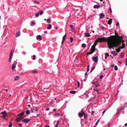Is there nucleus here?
Wrapping results in <instances>:
<instances>
[{"label":"nucleus","instance_id":"obj_1","mask_svg":"<svg viewBox=\"0 0 127 127\" xmlns=\"http://www.w3.org/2000/svg\"><path fill=\"white\" fill-rule=\"evenodd\" d=\"M125 41L121 38H119L117 40H109L107 42L108 48L110 49H114V47L118 48L119 49H124L125 48V44L122 43V46H121L122 42H124Z\"/></svg>","mask_w":127,"mask_h":127},{"label":"nucleus","instance_id":"obj_2","mask_svg":"<svg viewBox=\"0 0 127 127\" xmlns=\"http://www.w3.org/2000/svg\"><path fill=\"white\" fill-rule=\"evenodd\" d=\"M14 51V49H13L10 52L9 55V62H10L12 59V57L13 55V53Z\"/></svg>","mask_w":127,"mask_h":127},{"label":"nucleus","instance_id":"obj_3","mask_svg":"<svg viewBox=\"0 0 127 127\" xmlns=\"http://www.w3.org/2000/svg\"><path fill=\"white\" fill-rule=\"evenodd\" d=\"M30 119L29 118H26L23 119L22 121L23 122L27 123H28L30 121Z\"/></svg>","mask_w":127,"mask_h":127},{"label":"nucleus","instance_id":"obj_4","mask_svg":"<svg viewBox=\"0 0 127 127\" xmlns=\"http://www.w3.org/2000/svg\"><path fill=\"white\" fill-rule=\"evenodd\" d=\"M22 119L20 118V117H18L16 119V122H20L21 121Z\"/></svg>","mask_w":127,"mask_h":127},{"label":"nucleus","instance_id":"obj_5","mask_svg":"<svg viewBox=\"0 0 127 127\" xmlns=\"http://www.w3.org/2000/svg\"><path fill=\"white\" fill-rule=\"evenodd\" d=\"M91 51L93 53L95 51H96V49L95 48V47L94 46L93 47H92L91 48Z\"/></svg>","mask_w":127,"mask_h":127},{"label":"nucleus","instance_id":"obj_6","mask_svg":"<svg viewBox=\"0 0 127 127\" xmlns=\"http://www.w3.org/2000/svg\"><path fill=\"white\" fill-rule=\"evenodd\" d=\"M17 116L19 117H20V118H21L22 119H23V118L25 116V115H23V114L20 113L18 114Z\"/></svg>","mask_w":127,"mask_h":127},{"label":"nucleus","instance_id":"obj_7","mask_svg":"<svg viewBox=\"0 0 127 127\" xmlns=\"http://www.w3.org/2000/svg\"><path fill=\"white\" fill-rule=\"evenodd\" d=\"M100 7V5H95L94 6L93 8L94 9H99Z\"/></svg>","mask_w":127,"mask_h":127},{"label":"nucleus","instance_id":"obj_8","mask_svg":"<svg viewBox=\"0 0 127 127\" xmlns=\"http://www.w3.org/2000/svg\"><path fill=\"white\" fill-rule=\"evenodd\" d=\"M83 115L86 116V115L82 111V113H79V116L80 117H81Z\"/></svg>","mask_w":127,"mask_h":127},{"label":"nucleus","instance_id":"obj_9","mask_svg":"<svg viewBox=\"0 0 127 127\" xmlns=\"http://www.w3.org/2000/svg\"><path fill=\"white\" fill-rule=\"evenodd\" d=\"M97 57H93V58L92 59L93 61L96 62L97 61Z\"/></svg>","mask_w":127,"mask_h":127},{"label":"nucleus","instance_id":"obj_10","mask_svg":"<svg viewBox=\"0 0 127 127\" xmlns=\"http://www.w3.org/2000/svg\"><path fill=\"white\" fill-rule=\"evenodd\" d=\"M65 37H66V35H65V34L63 36V37L62 40V45L63 44V43H64V41Z\"/></svg>","mask_w":127,"mask_h":127},{"label":"nucleus","instance_id":"obj_11","mask_svg":"<svg viewBox=\"0 0 127 127\" xmlns=\"http://www.w3.org/2000/svg\"><path fill=\"white\" fill-rule=\"evenodd\" d=\"M92 83L95 85V87H100V85H99L98 84H96V83L95 82H93Z\"/></svg>","mask_w":127,"mask_h":127},{"label":"nucleus","instance_id":"obj_12","mask_svg":"<svg viewBox=\"0 0 127 127\" xmlns=\"http://www.w3.org/2000/svg\"><path fill=\"white\" fill-rule=\"evenodd\" d=\"M36 38L37 39H39L40 40H41L42 39V38L41 35H37L36 37Z\"/></svg>","mask_w":127,"mask_h":127},{"label":"nucleus","instance_id":"obj_13","mask_svg":"<svg viewBox=\"0 0 127 127\" xmlns=\"http://www.w3.org/2000/svg\"><path fill=\"white\" fill-rule=\"evenodd\" d=\"M20 35V32H18L16 33V37H18Z\"/></svg>","mask_w":127,"mask_h":127},{"label":"nucleus","instance_id":"obj_14","mask_svg":"<svg viewBox=\"0 0 127 127\" xmlns=\"http://www.w3.org/2000/svg\"><path fill=\"white\" fill-rule=\"evenodd\" d=\"M111 54H112L114 56H116L117 54V53H116L114 51H113L112 52H111Z\"/></svg>","mask_w":127,"mask_h":127},{"label":"nucleus","instance_id":"obj_15","mask_svg":"<svg viewBox=\"0 0 127 127\" xmlns=\"http://www.w3.org/2000/svg\"><path fill=\"white\" fill-rule=\"evenodd\" d=\"M69 27H70V28L73 31L75 30V28L73 26L71 25H69Z\"/></svg>","mask_w":127,"mask_h":127},{"label":"nucleus","instance_id":"obj_16","mask_svg":"<svg viewBox=\"0 0 127 127\" xmlns=\"http://www.w3.org/2000/svg\"><path fill=\"white\" fill-rule=\"evenodd\" d=\"M16 66V64H12V70H13L15 67Z\"/></svg>","mask_w":127,"mask_h":127},{"label":"nucleus","instance_id":"obj_17","mask_svg":"<svg viewBox=\"0 0 127 127\" xmlns=\"http://www.w3.org/2000/svg\"><path fill=\"white\" fill-rule=\"evenodd\" d=\"M7 115H3L2 116L3 118L6 120H7L8 119V117H6Z\"/></svg>","mask_w":127,"mask_h":127},{"label":"nucleus","instance_id":"obj_18","mask_svg":"<svg viewBox=\"0 0 127 127\" xmlns=\"http://www.w3.org/2000/svg\"><path fill=\"white\" fill-rule=\"evenodd\" d=\"M112 19H110L108 21V23L109 25H110L112 23Z\"/></svg>","mask_w":127,"mask_h":127},{"label":"nucleus","instance_id":"obj_19","mask_svg":"<svg viewBox=\"0 0 127 127\" xmlns=\"http://www.w3.org/2000/svg\"><path fill=\"white\" fill-rule=\"evenodd\" d=\"M100 18H103L104 17V15L103 13L100 14Z\"/></svg>","mask_w":127,"mask_h":127},{"label":"nucleus","instance_id":"obj_20","mask_svg":"<svg viewBox=\"0 0 127 127\" xmlns=\"http://www.w3.org/2000/svg\"><path fill=\"white\" fill-rule=\"evenodd\" d=\"M85 35L87 37H89L90 36V33H85Z\"/></svg>","mask_w":127,"mask_h":127},{"label":"nucleus","instance_id":"obj_21","mask_svg":"<svg viewBox=\"0 0 127 127\" xmlns=\"http://www.w3.org/2000/svg\"><path fill=\"white\" fill-rule=\"evenodd\" d=\"M125 108L123 106L122 107H121V108H120L119 109H118V111L120 112L121 110L124 109Z\"/></svg>","mask_w":127,"mask_h":127},{"label":"nucleus","instance_id":"obj_22","mask_svg":"<svg viewBox=\"0 0 127 127\" xmlns=\"http://www.w3.org/2000/svg\"><path fill=\"white\" fill-rule=\"evenodd\" d=\"M52 27V25L51 24H49L47 28V29L48 30H50L51 29Z\"/></svg>","mask_w":127,"mask_h":127},{"label":"nucleus","instance_id":"obj_23","mask_svg":"<svg viewBox=\"0 0 127 127\" xmlns=\"http://www.w3.org/2000/svg\"><path fill=\"white\" fill-rule=\"evenodd\" d=\"M32 109H33V110L34 111H37L38 110V109L36 107H33Z\"/></svg>","mask_w":127,"mask_h":127},{"label":"nucleus","instance_id":"obj_24","mask_svg":"<svg viewBox=\"0 0 127 127\" xmlns=\"http://www.w3.org/2000/svg\"><path fill=\"white\" fill-rule=\"evenodd\" d=\"M71 94H74L76 93V91H71L69 92Z\"/></svg>","mask_w":127,"mask_h":127},{"label":"nucleus","instance_id":"obj_25","mask_svg":"<svg viewBox=\"0 0 127 127\" xmlns=\"http://www.w3.org/2000/svg\"><path fill=\"white\" fill-rule=\"evenodd\" d=\"M19 77L17 76H16L14 77V79L15 80H17L19 79Z\"/></svg>","mask_w":127,"mask_h":127},{"label":"nucleus","instance_id":"obj_26","mask_svg":"<svg viewBox=\"0 0 127 127\" xmlns=\"http://www.w3.org/2000/svg\"><path fill=\"white\" fill-rule=\"evenodd\" d=\"M1 113L3 115H7L6 114V111H4L1 112Z\"/></svg>","mask_w":127,"mask_h":127},{"label":"nucleus","instance_id":"obj_27","mask_svg":"<svg viewBox=\"0 0 127 127\" xmlns=\"http://www.w3.org/2000/svg\"><path fill=\"white\" fill-rule=\"evenodd\" d=\"M86 45L84 43H83L82 45V47L85 48L86 46Z\"/></svg>","mask_w":127,"mask_h":127},{"label":"nucleus","instance_id":"obj_28","mask_svg":"<svg viewBox=\"0 0 127 127\" xmlns=\"http://www.w3.org/2000/svg\"><path fill=\"white\" fill-rule=\"evenodd\" d=\"M30 112L29 110H28L26 112V113L27 115H29L30 113Z\"/></svg>","mask_w":127,"mask_h":127},{"label":"nucleus","instance_id":"obj_29","mask_svg":"<svg viewBox=\"0 0 127 127\" xmlns=\"http://www.w3.org/2000/svg\"><path fill=\"white\" fill-rule=\"evenodd\" d=\"M39 13L40 15H41L43 13V12L42 10H40L39 11Z\"/></svg>","mask_w":127,"mask_h":127},{"label":"nucleus","instance_id":"obj_30","mask_svg":"<svg viewBox=\"0 0 127 127\" xmlns=\"http://www.w3.org/2000/svg\"><path fill=\"white\" fill-rule=\"evenodd\" d=\"M33 2L34 3L38 4L39 3V2L38 1H37L33 0Z\"/></svg>","mask_w":127,"mask_h":127},{"label":"nucleus","instance_id":"obj_31","mask_svg":"<svg viewBox=\"0 0 127 127\" xmlns=\"http://www.w3.org/2000/svg\"><path fill=\"white\" fill-rule=\"evenodd\" d=\"M116 52H119L121 51V50L119 49L118 48L117 49H116Z\"/></svg>","mask_w":127,"mask_h":127},{"label":"nucleus","instance_id":"obj_32","mask_svg":"<svg viewBox=\"0 0 127 127\" xmlns=\"http://www.w3.org/2000/svg\"><path fill=\"white\" fill-rule=\"evenodd\" d=\"M123 106L125 108L127 107V102L124 104Z\"/></svg>","mask_w":127,"mask_h":127},{"label":"nucleus","instance_id":"obj_33","mask_svg":"<svg viewBox=\"0 0 127 127\" xmlns=\"http://www.w3.org/2000/svg\"><path fill=\"white\" fill-rule=\"evenodd\" d=\"M124 55V53L123 52H121V58H123V57Z\"/></svg>","mask_w":127,"mask_h":127},{"label":"nucleus","instance_id":"obj_34","mask_svg":"<svg viewBox=\"0 0 127 127\" xmlns=\"http://www.w3.org/2000/svg\"><path fill=\"white\" fill-rule=\"evenodd\" d=\"M114 69L115 70H118V67H117V66L116 65H115V67H114Z\"/></svg>","mask_w":127,"mask_h":127},{"label":"nucleus","instance_id":"obj_35","mask_svg":"<svg viewBox=\"0 0 127 127\" xmlns=\"http://www.w3.org/2000/svg\"><path fill=\"white\" fill-rule=\"evenodd\" d=\"M104 54L106 57H108L109 56V54L108 53H105Z\"/></svg>","mask_w":127,"mask_h":127},{"label":"nucleus","instance_id":"obj_36","mask_svg":"<svg viewBox=\"0 0 127 127\" xmlns=\"http://www.w3.org/2000/svg\"><path fill=\"white\" fill-rule=\"evenodd\" d=\"M95 66L93 67L92 69H91V70L90 71L91 72H92L93 70L95 69Z\"/></svg>","mask_w":127,"mask_h":127},{"label":"nucleus","instance_id":"obj_37","mask_svg":"<svg viewBox=\"0 0 127 127\" xmlns=\"http://www.w3.org/2000/svg\"><path fill=\"white\" fill-rule=\"evenodd\" d=\"M70 42H72L73 41V39L72 37H71L70 38Z\"/></svg>","mask_w":127,"mask_h":127},{"label":"nucleus","instance_id":"obj_38","mask_svg":"<svg viewBox=\"0 0 127 127\" xmlns=\"http://www.w3.org/2000/svg\"><path fill=\"white\" fill-rule=\"evenodd\" d=\"M47 21L48 23H50L51 21V20L49 19H47Z\"/></svg>","mask_w":127,"mask_h":127},{"label":"nucleus","instance_id":"obj_39","mask_svg":"<svg viewBox=\"0 0 127 127\" xmlns=\"http://www.w3.org/2000/svg\"><path fill=\"white\" fill-rule=\"evenodd\" d=\"M35 24L34 22H32L31 25L32 26H33Z\"/></svg>","mask_w":127,"mask_h":127},{"label":"nucleus","instance_id":"obj_40","mask_svg":"<svg viewBox=\"0 0 127 127\" xmlns=\"http://www.w3.org/2000/svg\"><path fill=\"white\" fill-rule=\"evenodd\" d=\"M77 84H78V86L77 87L78 88H79L80 86V83H79V82L78 81H77Z\"/></svg>","mask_w":127,"mask_h":127},{"label":"nucleus","instance_id":"obj_41","mask_svg":"<svg viewBox=\"0 0 127 127\" xmlns=\"http://www.w3.org/2000/svg\"><path fill=\"white\" fill-rule=\"evenodd\" d=\"M12 126V123L11 122H10V125L9 126V127H11Z\"/></svg>","mask_w":127,"mask_h":127},{"label":"nucleus","instance_id":"obj_42","mask_svg":"<svg viewBox=\"0 0 127 127\" xmlns=\"http://www.w3.org/2000/svg\"><path fill=\"white\" fill-rule=\"evenodd\" d=\"M94 90L96 91L97 93H98L99 92L96 89H94Z\"/></svg>","mask_w":127,"mask_h":127},{"label":"nucleus","instance_id":"obj_43","mask_svg":"<svg viewBox=\"0 0 127 127\" xmlns=\"http://www.w3.org/2000/svg\"><path fill=\"white\" fill-rule=\"evenodd\" d=\"M99 122V120H98L97 121V122L95 123V125H97Z\"/></svg>","mask_w":127,"mask_h":127},{"label":"nucleus","instance_id":"obj_44","mask_svg":"<svg viewBox=\"0 0 127 127\" xmlns=\"http://www.w3.org/2000/svg\"><path fill=\"white\" fill-rule=\"evenodd\" d=\"M92 98H91L88 100V101L89 102H90L92 101Z\"/></svg>","mask_w":127,"mask_h":127},{"label":"nucleus","instance_id":"obj_45","mask_svg":"<svg viewBox=\"0 0 127 127\" xmlns=\"http://www.w3.org/2000/svg\"><path fill=\"white\" fill-rule=\"evenodd\" d=\"M39 13H37L35 14V16H36L37 17H38L39 15Z\"/></svg>","mask_w":127,"mask_h":127},{"label":"nucleus","instance_id":"obj_46","mask_svg":"<svg viewBox=\"0 0 127 127\" xmlns=\"http://www.w3.org/2000/svg\"><path fill=\"white\" fill-rule=\"evenodd\" d=\"M103 77V76L102 75H101L100 76V79H101Z\"/></svg>","mask_w":127,"mask_h":127},{"label":"nucleus","instance_id":"obj_47","mask_svg":"<svg viewBox=\"0 0 127 127\" xmlns=\"http://www.w3.org/2000/svg\"><path fill=\"white\" fill-rule=\"evenodd\" d=\"M98 42H101L102 41V40L100 38H99L98 40Z\"/></svg>","mask_w":127,"mask_h":127},{"label":"nucleus","instance_id":"obj_48","mask_svg":"<svg viewBox=\"0 0 127 127\" xmlns=\"http://www.w3.org/2000/svg\"><path fill=\"white\" fill-rule=\"evenodd\" d=\"M35 55H34L33 56V58L32 59L33 60H34L35 59Z\"/></svg>","mask_w":127,"mask_h":127},{"label":"nucleus","instance_id":"obj_49","mask_svg":"<svg viewBox=\"0 0 127 127\" xmlns=\"http://www.w3.org/2000/svg\"><path fill=\"white\" fill-rule=\"evenodd\" d=\"M109 11H110L111 13H112V11L111 10V7H110L109 9Z\"/></svg>","mask_w":127,"mask_h":127},{"label":"nucleus","instance_id":"obj_50","mask_svg":"<svg viewBox=\"0 0 127 127\" xmlns=\"http://www.w3.org/2000/svg\"><path fill=\"white\" fill-rule=\"evenodd\" d=\"M31 112H32V113H33V112L34 111L33 110V109H32V108H31Z\"/></svg>","mask_w":127,"mask_h":127},{"label":"nucleus","instance_id":"obj_51","mask_svg":"<svg viewBox=\"0 0 127 127\" xmlns=\"http://www.w3.org/2000/svg\"><path fill=\"white\" fill-rule=\"evenodd\" d=\"M95 113V111H92L91 112V114L92 115H93L94 114V113Z\"/></svg>","mask_w":127,"mask_h":127},{"label":"nucleus","instance_id":"obj_52","mask_svg":"<svg viewBox=\"0 0 127 127\" xmlns=\"http://www.w3.org/2000/svg\"><path fill=\"white\" fill-rule=\"evenodd\" d=\"M119 25V22H117L116 23V26H118Z\"/></svg>","mask_w":127,"mask_h":127},{"label":"nucleus","instance_id":"obj_53","mask_svg":"<svg viewBox=\"0 0 127 127\" xmlns=\"http://www.w3.org/2000/svg\"><path fill=\"white\" fill-rule=\"evenodd\" d=\"M49 109H50L49 108H47L46 109V110L48 111L49 110Z\"/></svg>","mask_w":127,"mask_h":127},{"label":"nucleus","instance_id":"obj_54","mask_svg":"<svg viewBox=\"0 0 127 127\" xmlns=\"http://www.w3.org/2000/svg\"><path fill=\"white\" fill-rule=\"evenodd\" d=\"M18 126L19 127H22V125L20 124H18Z\"/></svg>","mask_w":127,"mask_h":127},{"label":"nucleus","instance_id":"obj_55","mask_svg":"<svg viewBox=\"0 0 127 127\" xmlns=\"http://www.w3.org/2000/svg\"><path fill=\"white\" fill-rule=\"evenodd\" d=\"M60 115V113H56V114H55V115Z\"/></svg>","mask_w":127,"mask_h":127},{"label":"nucleus","instance_id":"obj_56","mask_svg":"<svg viewBox=\"0 0 127 127\" xmlns=\"http://www.w3.org/2000/svg\"><path fill=\"white\" fill-rule=\"evenodd\" d=\"M58 124H56V125H55V127H58Z\"/></svg>","mask_w":127,"mask_h":127},{"label":"nucleus","instance_id":"obj_57","mask_svg":"<svg viewBox=\"0 0 127 127\" xmlns=\"http://www.w3.org/2000/svg\"><path fill=\"white\" fill-rule=\"evenodd\" d=\"M105 112H106L105 110L104 111L102 112V115H103L104 114Z\"/></svg>","mask_w":127,"mask_h":127},{"label":"nucleus","instance_id":"obj_58","mask_svg":"<svg viewBox=\"0 0 127 127\" xmlns=\"http://www.w3.org/2000/svg\"><path fill=\"white\" fill-rule=\"evenodd\" d=\"M53 111L54 112H55V111H56V109H53Z\"/></svg>","mask_w":127,"mask_h":127},{"label":"nucleus","instance_id":"obj_59","mask_svg":"<svg viewBox=\"0 0 127 127\" xmlns=\"http://www.w3.org/2000/svg\"><path fill=\"white\" fill-rule=\"evenodd\" d=\"M32 72L33 73H35L37 72V71H32Z\"/></svg>","mask_w":127,"mask_h":127},{"label":"nucleus","instance_id":"obj_60","mask_svg":"<svg viewBox=\"0 0 127 127\" xmlns=\"http://www.w3.org/2000/svg\"><path fill=\"white\" fill-rule=\"evenodd\" d=\"M44 33L45 34H47V31H45L44 32Z\"/></svg>","mask_w":127,"mask_h":127},{"label":"nucleus","instance_id":"obj_61","mask_svg":"<svg viewBox=\"0 0 127 127\" xmlns=\"http://www.w3.org/2000/svg\"><path fill=\"white\" fill-rule=\"evenodd\" d=\"M126 65H127V59H126Z\"/></svg>","mask_w":127,"mask_h":127},{"label":"nucleus","instance_id":"obj_62","mask_svg":"<svg viewBox=\"0 0 127 127\" xmlns=\"http://www.w3.org/2000/svg\"><path fill=\"white\" fill-rule=\"evenodd\" d=\"M124 126L125 127H127V123H126V124H125V125Z\"/></svg>","mask_w":127,"mask_h":127},{"label":"nucleus","instance_id":"obj_63","mask_svg":"<svg viewBox=\"0 0 127 127\" xmlns=\"http://www.w3.org/2000/svg\"><path fill=\"white\" fill-rule=\"evenodd\" d=\"M20 114H23V115H24L25 113H24V112H22V113H21Z\"/></svg>","mask_w":127,"mask_h":127},{"label":"nucleus","instance_id":"obj_64","mask_svg":"<svg viewBox=\"0 0 127 127\" xmlns=\"http://www.w3.org/2000/svg\"><path fill=\"white\" fill-rule=\"evenodd\" d=\"M37 116H39L40 115V113L37 114Z\"/></svg>","mask_w":127,"mask_h":127}]
</instances>
